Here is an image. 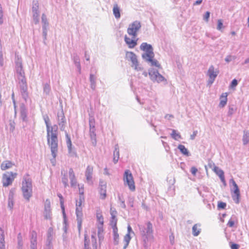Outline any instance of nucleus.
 Here are the masks:
<instances>
[{
    "label": "nucleus",
    "instance_id": "2",
    "mask_svg": "<svg viewBox=\"0 0 249 249\" xmlns=\"http://www.w3.org/2000/svg\"><path fill=\"white\" fill-rule=\"evenodd\" d=\"M140 49L145 53L142 54V56L146 61L151 64V66H155L157 68H160V65L159 62L154 59V53L153 51V48L151 45L147 43L143 42L140 46Z\"/></svg>",
    "mask_w": 249,
    "mask_h": 249
},
{
    "label": "nucleus",
    "instance_id": "8",
    "mask_svg": "<svg viewBox=\"0 0 249 249\" xmlns=\"http://www.w3.org/2000/svg\"><path fill=\"white\" fill-rule=\"evenodd\" d=\"M96 217L97 218V227L98 229V234L99 236L100 234L103 233V226H104V217L102 213V212L100 210H97L96 213Z\"/></svg>",
    "mask_w": 249,
    "mask_h": 249
},
{
    "label": "nucleus",
    "instance_id": "58",
    "mask_svg": "<svg viewBox=\"0 0 249 249\" xmlns=\"http://www.w3.org/2000/svg\"><path fill=\"white\" fill-rule=\"evenodd\" d=\"M42 20H44L45 19V16H44V15H42Z\"/></svg>",
    "mask_w": 249,
    "mask_h": 249
},
{
    "label": "nucleus",
    "instance_id": "52",
    "mask_svg": "<svg viewBox=\"0 0 249 249\" xmlns=\"http://www.w3.org/2000/svg\"><path fill=\"white\" fill-rule=\"evenodd\" d=\"M58 197H59V198H60V202H64L63 196H62L60 194H58Z\"/></svg>",
    "mask_w": 249,
    "mask_h": 249
},
{
    "label": "nucleus",
    "instance_id": "5",
    "mask_svg": "<svg viewBox=\"0 0 249 249\" xmlns=\"http://www.w3.org/2000/svg\"><path fill=\"white\" fill-rule=\"evenodd\" d=\"M141 24L140 21H135L131 24L129 25L127 32V33L132 36L133 38H135L137 35V32L140 29Z\"/></svg>",
    "mask_w": 249,
    "mask_h": 249
},
{
    "label": "nucleus",
    "instance_id": "43",
    "mask_svg": "<svg viewBox=\"0 0 249 249\" xmlns=\"http://www.w3.org/2000/svg\"><path fill=\"white\" fill-rule=\"evenodd\" d=\"M8 207L10 209H12L13 207L14 206V201L12 197H9L8 199Z\"/></svg>",
    "mask_w": 249,
    "mask_h": 249
},
{
    "label": "nucleus",
    "instance_id": "49",
    "mask_svg": "<svg viewBox=\"0 0 249 249\" xmlns=\"http://www.w3.org/2000/svg\"><path fill=\"white\" fill-rule=\"evenodd\" d=\"M3 12L1 9H0V24L3 23Z\"/></svg>",
    "mask_w": 249,
    "mask_h": 249
},
{
    "label": "nucleus",
    "instance_id": "25",
    "mask_svg": "<svg viewBox=\"0 0 249 249\" xmlns=\"http://www.w3.org/2000/svg\"><path fill=\"white\" fill-rule=\"evenodd\" d=\"M57 116H58V119H60V120L61 121V123H59V125H61L62 127H64L65 125V122H66L65 118L64 113L62 112L61 113L58 114Z\"/></svg>",
    "mask_w": 249,
    "mask_h": 249
},
{
    "label": "nucleus",
    "instance_id": "18",
    "mask_svg": "<svg viewBox=\"0 0 249 249\" xmlns=\"http://www.w3.org/2000/svg\"><path fill=\"white\" fill-rule=\"evenodd\" d=\"M15 165V163L10 160H4L0 164V169L3 170H6L12 168Z\"/></svg>",
    "mask_w": 249,
    "mask_h": 249
},
{
    "label": "nucleus",
    "instance_id": "23",
    "mask_svg": "<svg viewBox=\"0 0 249 249\" xmlns=\"http://www.w3.org/2000/svg\"><path fill=\"white\" fill-rule=\"evenodd\" d=\"M228 93L227 92L223 93L220 98L219 107H224L227 102Z\"/></svg>",
    "mask_w": 249,
    "mask_h": 249
},
{
    "label": "nucleus",
    "instance_id": "3",
    "mask_svg": "<svg viewBox=\"0 0 249 249\" xmlns=\"http://www.w3.org/2000/svg\"><path fill=\"white\" fill-rule=\"evenodd\" d=\"M21 190L24 197L29 201L32 196V182L29 175L25 176L22 182Z\"/></svg>",
    "mask_w": 249,
    "mask_h": 249
},
{
    "label": "nucleus",
    "instance_id": "13",
    "mask_svg": "<svg viewBox=\"0 0 249 249\" xmlns=\"http://www.w3.org/2000/svg\"><path fill=\"white\" fill-rule=\"evenodd\" d=\"M100 198L104 200L107 197V185L106 184H100L98 190Z\"/></svg>",
    "mask_w": 249,
    "mask_h": 249
},
{
    "label": "nucleus",
    "instance_id": "50",
    "mask_svg": "<svg viewBox=\"0 0 249 249\" xmlns=\"http://www.w3.org/2000/svg\"><path fill=\"white\" fill-rule=\"evenodd\" d=\"M60 204H61V209L63 211V213L64 214H65V208H64V202H61Z\"/></svg>",
    "mask_w": 249,
    "mask_h": 249
},
{
    "label": "nucleus",
    "instance_id": "46",
    "mask_svg": "<svg viewBox=\"0 0 249 249\" xmlns=\"http://www.w3.org/2000/svg\"><path fill=\"white\" fill-rule=\"evenodd\" d=\"M234 223H235V221L234 220H232L231 218L228 223H227V225L229 227H232L234 226Z\"/></svg>",
    "mask_w": 249,
    "mask_h": 249
},
{
    "label": "nucleus",
    "instance_id": "57",
    "mask_svg": "<svg viewBox=\"0 0 249 249\" xmlns=\"http://www.w3.org/2000/svg\"><path fill=\"white\" fill-rule=\"evenodd\" d=\"M231 34L232 35V36H235L236 33L234 31H232L231 32Z\"/></svg>",
    "mask_w": 249,
    "mask_h": 249
},
{
    "label": "nucleus",
    "instance_id": "53",
    "mask_svg": "<svg viewBox=\"0 0 249 249\" xmlns=\"http://www.w3.org/2000/svg\"><path fill=\"white\" fill-rule=\"evenodd\" d=\"M202 1V0H197L194 3L195 5H198L200 4Z\"/></svg>",
    "mask_w": 249,
    "mask_h": 249
},
{
    "label": "nucleus",
    "instance_id": "59",
    "mask_svg": "<svg viewBox=\"0 0 249 249\" xmlns=\"http://www.w3.org/2000/svg\"><path fill=\"white\" fill-rule=\"evenodd\" d=\"M248 26L249 27V17L248 18Z\"/></svg>",
    "mask_w": 249,
    "mask_h": 249
},
{
    "label": "nucleus",
    "instance_id": "32",
    "mask_svg": "<svg viewBox=\"0 0 249 249\" xmlns=\"http://www.w3.org/2000/svg\"><path fill=\"white\" fill-rule=\"evenodd\" d=\"M243 142L244 144H247L249 142V132L244 133L243 137Z\"/></svg>",
    "mask_w": 249,
    "mask_h": 249
},
{
    "label": "nucleus",
    "instance_id": "14",
    "mask_svg": "<svg viewBox=\"0 0 249 249\" xmlns=\"http://www.w3.org/2000/svg\"><path fill=\"white\" fill-rule=\"evenodd\" d=\"M128 232L124 236V246L123 249H125L130 242L131 240L130 237V232L132 231V229L130 226H128L127 227Z\"/></svg>",
    "mask_w": 249,
    "mask_h": 249
},
{
    "label": "nucleus",
    "instance_id": "29",
    "mask_svg": "<svg viewBox=\"0 0 249 249\" xmlns=\"http://www.w3.org/2000/svg\"><path fill=\"white\" fill-rule=\"evenodd\" d=\"M119 158V151L118 149L115 148L114 151L113 161L115 163H117Z\"/></svg>",
    "mask_w": 249,
    "mask_h": 249
},
{
    "label": "nucleus",
    "instance_id": "48",
    "mask_svg": "<svg viewBox=\"0 0 249 249\" xmlns=\"http://www.w3.org/2000/svg\"><path fill=\"white\" fill-rule=\"evenodd\" d=\"M191 172L194 176H196V173L197 172V169L195 167H192L191 169Z\"/></svg>",
    "mask_w": 249,
    "mask_h": 249
},
{
    "label": "nucleus",
    "instance_id": "31",
    "mask_svg": "<svg viewBox=\"0 0 249 249\" xmlns=\"http://www.w3.org/2000/svg\"><path fill=\"white\" fill-rule=\"evenodd\" d=\"M172 137L175 140H178L181 138V135L179 133H177L176 130L173 129L171 134Z\"/></svg>",
    "mask_w": 249,
    "mask_h": 249
},
{
    "label": "nucleus",
    "instance_id": "7",
    "mask_svg": "<svg viewBox=\"0 0 249 249\" xmlns=\"http://www.w3.org/2000/svg\"><path fill=\"white\" fill-rule=\"evenodd\" d=\"M125 59L132 62L131 66L134 67L135 70H141V68L139 67V63L137 56L134 53L132 52H126L125 53Z\"/></svg>",
    "mask_w": 249,
    "mask_h": 249
},
{
    "label": "nucleus",
    "instance_id": "60",
    "mask_svg": "<svg viewBox=\"0 0 249 249\" xmlns=\"http://www.w3.org/2000/svg\"><path fill=\"white\" fill-rule=\"evenodd\" d=\"M196 134V132L194 133L193 137H195Z\"/></svg>",
    "mask_w": 249,
    "mask_h": 249
},
{
    "label": "nucleus",
    "instance_id": "26",
    "mask_svg": "<svg viewBox=\"0 0 249 249\" xmlns=\"http://www.w3.org/2000/svg\"><path fill=\"white\" fill-rule=\"evenodd\" d=\"M192 231L193 234L195 236H197L200 232V229L199 228V226L197 224L194 225L192 228Z\"/></svg>",
    "mask_w": 249,
    "mask_h": 249
},
{
    "label": "nucleus",
    "instance_id": "45",
    "mask_svg": "<svg viewBox=\"0 0 249 249\" xmlns=\"http://www.w3.org/2000/svg\"><path fill=\"white\" fill-rule=\"evenodd\" d=\"M210 15V13L208 11L206 12L205 15H204L203 18L206 22H208L209 21Z\"/></svg>",
    "mask_w": 249,
    "mask_h": 249
},
{
    "label": "nucleus",
    "instance_id": "19",
    "mask_svg": "<svg viewBox=\"0 0 249 249\" xmlns=\"http://www.w3.org/2000/svg\"><path fill=\"white\" fill-rule=\"evenodd\" d=\"M218 71H214V69L213 66H210L208 70V75L210 79L211 83H212L214 79L217 76Z\"/></svg>",
    "mask_w": 249,
    "mask_h": 249
},
{
    "label": "nucleus",
    "instance_id": "51",
    "mask_svg": "<svg viewBox=\"0 0 249 249\" xmlns=\"http://www.w3.org/2000/svg\"><path fill=\"white\" fill-rule=\"evenodd\" d=\"M95 127H89V133L95 132Z\"/></svg>",
    "mask_w": 249,
    "mask_h": 249
},
{
    "label": "nucleus",
    "instance_id": "1",
    "mask_svg": "<svg viewBox=\"0 0 249 249\" xmlns=\"http://www.w3.org/2000/svg\"><path fill=\"white\" fill-rule=\"evenodd\" d=\"M47 128V143L49 145L54 159L56 157L58 152V138L57 129L56 125L51 126L50 124V119L48 116L44 118Z\"/></svg>",
    "mask_w": 249,
    "mask_h": 249
},
{
    "label": "nucleus",
    "instance_id": "21",
    "mask_svg": "<svg viewBox=\"0 0 249 249\" xmlns=\"http://www.w3.org/2000/svg\"><path fill=\"white\" fill-rule=\"evenodd\" d=\"M69 178L71 179V185L72 187H75L77 185V181L75 174L72 168L70 169L69 171Z\"/></svg>",
    "mask_w": 249,
    "mask_h": 249
},
{
    "label": "nucleus",
    "instance_id": "34",
    "mask_svg": "<svg viewBox=\"0 0 249 249\" xmlns=\"http://www.w3.org/2000/svg\"><path fill=\"white\" fill-rule=\"evenodd\" d=\"M89 134L93 144L95 145L96 144V135L95 132L89 133Z\"/></svg>",
    "mask_w": 249,
    "mask_h": 249
},
{
    "label": "nucleus",
    "instance_id": "44",
    "mask_svg": "<svg viewBox=\"0 0 249 249\" xmlns=\"http://www.w3.org/2000/svg\"><path fill=\"white\" fill-rule=\"evenodd\" d=\"M231 249H239V245L238 244L231 242L230 243Z\"/></svg>",
    "mask_w": 249,
    "mask_h": 249
},
{
    "label": "nucleus",
    "instance_id": "27",
    "mask_svg": "<svg viewBox=\"0 0 249 249\" xmlns=\"http://www.w3.org/2000/svg\"><path fill=\"white\" fill-rule=\"evenodd\" d=\"M178 149L180 151V152L184 155L188 156L189 152L187 149L184 146V145L182 144H179L178 146Z\"/></svg>",
    "mask_w": 249,
    "mask_h": 249
},
{
    "label": "nucleus",
    "instance_id": "12",
    "mask_svg": "<svg viewBox=\"0 0 249 249\" xmlns=\"http://www.w3.org/2000/svg\"><path fill=\"white\" fill-rule=\"evenodd\" d=\"M44 216L47 219L51 217V201L49 199H47L45 201Z\"/></svg>",
    "mask_w": 249,
    "mask_h": 249
},
{
    "label": "nucleus",
    "instance_id": "22",
    "mask_svg": "<svg viewBox=\"0 0 249 249\" xmlns=\"http://www.w3.org/2000/svg\"><path fill=\"white\" fill-rule=\"evenodd\" d=\"M147 228L145 231L143 230L142 231V234L143 236H146L148 234H150L153 233V227L152 224L150 222H148L146 224Z\"/></svg>",
    "mask_w": 249,
    "mask_h": 249
},
{
    "label": "nucleus",
    "instance_id": "9",
    "mask_svg": "<svg viewBox=\"0 0 249 249\" xmlns=\"http://www.w3.org/2000/svg\"><path fill=\"white\" fill-rule=\"evenodd\" d=\"M85 249H97V244L96 238L92 235L91 240H88L87 236H85Z\"/></svg>",
    "mask_w": 249,
    "mask_h": 249
},
{
    "label": "nucleus",
    "instance_id": "6",
    "mask_svg": "<svg viewBox=\"0 0 249 249\" xmlns=\"http://www.w3.org/2000/svg\"><path fill=\"white\" fill-rule=\"evenodd\" d=\"M17 173L12 172H8L3 175L2 184L4 187L11 185L14 179L16 178Z\"/></svg>",
    "mask_w": 249,
    "mask_h": 249
},
{
    "label": "nucleus",
    "instance_id": "24",
    "mask_svg": "<svg viewBox=\"0 0 249 249\" xmlns=\"http://www.w3.org/2000/svg\"><path fill=\"white\" fill-rule=\"evenodd\" d=\"M113 12L115 17L116 18H120V9L117 4H115L113 8Z\"/></svg>",
    "mask_w": 249,
    "mask_h": 249
},
{
    "label": "nucleus",
    "instance_id": "37",
    "mask_svg": "<svg viewBox=\"0 0 249 249\" xmlns=\"http://www.w3.org/2000/svg\"><path fill=\"white\" fill-rule=\"evenodd\" d=\"M89 127H95V121L93 117H91L89 121Z\"/></svg>",
    "mask_w": 249,
    "mask_h": 249
},
{
    "label": "nucleus",
    "instance_id": "36",
    "mask_svg": "<svg viewBox=\"0 0 249 249\" xmlns=\"http://www.w3.org/2000/svg\"><path fill=\"white\" fill-rule=\"evenodd\" d=\"M113 235H114V239L115 241L118 242V240L119 239V234L118 233V229H113Z\"/></svg>",
    "mask_w": 249,
    "mask_h": 249
},
{
    "label": "nucleus",
    "instance_id": "15",
    "mask_svg": "<svg viewBox=\"0 0 249 249\" xmlns=\"http://www.w3.org/2000/svg\"><path fill=\"white\" fill-rule=\"evenodd\" d=\"M230 182L232 183L233 186V195L232 196V197L233 198L235 197L237 200H238L240 196V191L238 187L233 179H231Z\"/></svg>",
    "mask_w": 249,
    "mask_h": 249
},
{
    "label": "nucleus",
    "instance_id": "30",
    "mask_svg": "<svg viewBox=\"0 0 249 249\" xmlns=\"http://www.w3.org/2000/svg\"><path fill=\"white\" fill-rule=\"evenodd\" d=\"M0 243L1 244L0 249H4V248H5V239L3 231H2V233L1 234L0 238Z\"/></svg>",
    "mask_w": 249,
    "mask_h": 249
},
{
    "label": "nucleus",
    "instance_id": "41",
    "mask_svg": "<svg viewBox=\"0 0 249 249\" xmlns=\"http://www.w3.org/2000/svg\"><path fill=\"white\" fill-rule=\"evenodd\" d=\"M65 174V173L64 174ZM62 182L64 184L65 187H67L68 185V178L64 175V177L62 178Z\"/></svg>",
    "mask_w": 249,
    "mask_h": 249
},
{
    "label": "nucleus",
    "instance_id": "40",
    "mask_svg": "<svg viewBox=\"0 0 249 249\" xmlns=\"http://www.w3.org/2000/svg\"><path fill=\"white\" fill-rule=\"evenodd\" d=\"M110 213L111 217H114V218L117 217L116 215L117 214V212L115 209H113L112 208H111L110 210Z\"/></svg>",
    "mask_w": 249,
    "mask_h": 249
},
{
    "label": "nucleus",
    "instance_id": "16",
    "mask_svg": "<svg viewBox=\"0 0 249 249\" xmlns=\"http://www.w3.org/2000/svg\"><path fill=\"white\" fill-rule=\"evenodd\" d=\"M213 171L216 173V174L217 176H218L222 182H223V183L225 185L226 180L225 179L224 172L217 166H214L213 167Z\"/></svg>",
    "mask_w": 249,
    "mask_h": 249
},
{
    "label": "nucleus",
    "instance_id": "55",
    "mask_svg": "<svg viewBox=\"0 0 249 249\" xmlns=\"http://www.w3.org/2000/svg\"><path fill=\"white\" fill-rule=\"evenodd\" d=\"M33 233H34V234L35 236V239H36V231H33Z\"/></svg>",
    "mask_w": 249,
    "mask_h": 249
},
{
    "label": "nucleus",
    "instance_id": "54",
    "mask_svg": "<svg viewBox=\"0 0 249 249\" xmlns=\"http://www.w3.org/2000/svg\"><path fill=\"white\" fill-rule=\"evenodd\" d=\"M249 63V57L245 60L244 64H248Z\"/></svg>",
    "mask_w": 249,
    "mask_h": 249
},
{
    "label": "nucleus",
    "instance_id": "20",
    "mask_svg": "<svg viewBox=\"0 0 249 249\" xmlns=\"http://www.w3.org/2000/svg\"><path fill=\"white\" fill-rule=\"evenodd\" d=\"M93 172V167L91 165L87 166L85 171V176L88 181H90L92 178V174Z\"/></svg>",
    "mask_w": 249,
    "mask_h": 249
},
{
    "label": "nucleus",
    "instance_id": "35",
    "mask_svg": "<svg viewBox=\"0 0 249 249\" xmlns=\"http://www.w3.org/2000/svg\"><path fill=\"white\" fill-rule=\"evenodd\" d=\"M66 137H67V146H68V147L69 150L71 151V146H72V143H71V138L69 136L68 134H66Z\"/></svg>",
    "mask_w": 249,
    "mask_h": 249
},
{
    "label": "nucleus",
    "instance_id": "11",
    "mask_svg": "<svg viewBox=\"0 0 249 249\" xmlns=\"http://www.w3.org/2000/svg\"><path fill=\"white\" fill-rule=\"evenodd\" d=\"M75 213L77 221L78 228L79 230L81 229L83 221V207H76Z\"/></svg>",
    "mask_w": 249,
    "mask_h": 249
},
{
    "label": "nucleus",
    "instance_id": "47",
    "mask_svg": "<svg viewBox=\"0 0 249 249\" xmlns=\"http://www.w3.org/2000/svg\"><path fill=\"white\" fill-rule=\"evenodd\" d=\"M237 81L236 79H233L232 81L230 86L231 88H233L237 85Z\"/></svg>",
    "mask_w": 249,
    "mask_h": 249
},
{
    "label": "nucleus",
    "instance_id": "56",
    "mask_svg": "<svg viewBox=\"0 0 249 249\" xmlns=\"http://www.w3.org/2000/svg\"><path fill=\"white\" fill-rule=\"evenodd\" d=\"M90 81H93V75H90Z\"/></svg>",
    "mask_w": 249,
    "mask_h": 249
},
{
    "label": "nucleus",
    "instance_id": "39",
    "mask_svg": "<svg viewBox=\"0 0 249 249\" xmlns=\"http://www.w3.org/2000/svg\"><path fill=\"white\" fill-rule=\"evenodd\" d=\"M226 207V203L222 201L218 202L217 207L218 209H224Z\"/></svg>",
    "mask_w": 249,
    "mask_h": 249
},
{
    "label": "nucleus",
    "instance_id": "4",
    "mask_svg": "<svg viewBox=\"0 0 249 249\" xmlns=\"http://www.w3.org/2000/svg\"><path fill=\"white\" fill-rule=\"evenodd\" d=\"M124 184H126L131 191H135V185L133 176L128 170H126L124 172Z\"/></svg>",
    "mask_w": 249,
    "mask_h": 249
},
{
    "label": "nucleus",
    "instance_id": "28",
    "mask_svg": "<svg viewBox=\"0 0 249 249\" xmlns=\"http://www.w3.org/2000/svg\"><path fill=\"white\" fill-rule=\"evenodd\" d=\"M117 217H111L110 225L112 227V230L118 229L117 227Z\"/></svg>",
    "mask_w": 249,
    "mask_h": 249
},
{
    "label": "nucleus",
    "instance_id": "17",
    "mask_svg": "<svg viewBox=\"0 0 249 249\" xmlns=\"http://www.w3.org/2000/svg\"><path fill=\"white\" fill-rule=\"evenodd\" d=\"M124 41L129 48H134L137 44L138 39H131L126 36H124Z\"/></svg>",
    "mask_w": 249,
    "mask_h": 249
},
{
    "label": "nucleus",
    "instance_id": "38",
    "mask_svg": "<svg viewBox=\"0 0 249 249\" xmlns=\"http://www.w3.org/2000/svg\"><path fill=\"white\" fill-rule=\"evenodd\" d=\"M79 187V192L80 194V196H84V185H78Z\"/></svg>",
    "mask_w": 249,
    "mask_h": 249
},
{
    "label": "nucleus",
    "instance_id": "10",
    "mask_svg": "<svg viewBox=\"0 0 249 249\" xmlns=\"http://www.w3.org/2000/svg\"><path fill=\"white\" fill-rule=\"evenodd\" d=\"M149 75L151 80L158 83L166 81L164 77L160 74L157 71L152 69L149 71Z\"/></svg>",
    "mask_w": 249,
    "mask_h": 249
},
{
    "label": "nucleus",
    "instance_id": "42",
    "mask_svg": "<svg viewBox=\"0 0 249 249\" xmlns=\"http://www.w3.org/2000/svg\"><path fill=\"white\" fill-rule=\"evenodd\" d=\"M222 28H223L222 20L221 19H218L217 21V29L218 30H221Z\"/></svg>",
    "mask_w": 249,
    "mask_h": 249
},
{
    "label": "nucleus",
    "instance_id": "33",
    "mask_svg": "<svg viewBox=\"0 0 249 249\" xmlns=\"http://www.w3.org/2000/svg\"><path fill=\"white\" fill-rule=\"evenodd\" d=\"M84 201V196H79V201L76 203V207H83Z\"/></svg>",
    "mask_w": 249,
    "mask_h": 249
}]
</instances>
